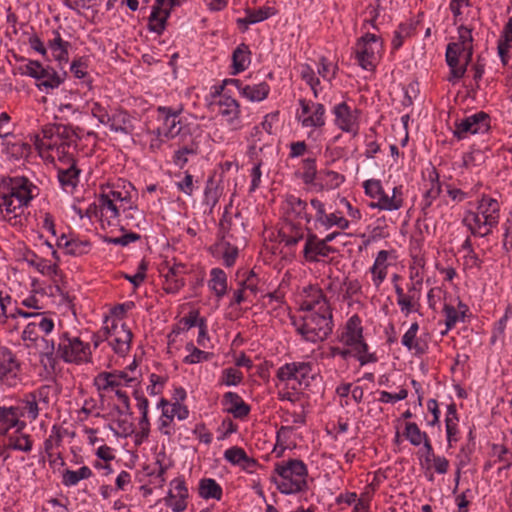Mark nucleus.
Returning a JSON list of instances; mask_svg holds the SVG:
<instances>
[{
	"label": "nucleus",
	"instance_id": "nucleus-58",
	"mask_svg": "<svg viewBox=\"0 0 512 512\" xmlns=\"http://www.w3.org/2000/svg\"><path fill=\"white\" fill-rule=\"evenodd\" d=\"M362 186L365 194L372 199H377L383 189L382 183L378 179H368L363 182Z\"/></svg>",
	"mask_w": 512,
	"mask_h": 512
},
{
	"label": "nucleus",
	"instance_id": "nucleus-13",
	"mask_svg": "<svg viewBox=\"0 0 512 512\" xmlns=\"http://www.w3.org/2000/svg\"><path fill=\"white\" fill-rule=\"evenodd\" d=\"M445 56L446 63L450 68L448 80L451 83H456L465 75L467 67L472 60L473 53H468L466 49L462 50V48L457 45L449 43L446 48Z\"/></svg>",
	"mask_w": 512,
	"mask_h": 512
},
{
	"label": "nucleus",
	"instance_id": "nucleus-22",
	"mask_svg": "<svg viewBox=\"0 0 512 512\" xmlns=\"http://www.w3.org/2000/svg\"><path fill=\"white\" fill-rule=\"evenodd\" d=\"M380 193L381 194L376 199L377 202L372 203L370 207L377 208L379 210L394 211L403 206V187L401 185L393 187L391 196L385 192L384 188Z\"/></svg>",
	"mask_w": 512,
	"mask_h": 512
},
{
	"label": "nucleus",
	"instance_id": "nucleus-42",
	"mask_svg": "<svg viewBox=\"0 0 512 512\" xmlns=\"http://www.w3.org/2000/svg\"><path fill=\"white\" fill-rule=\"evenodd\" d=\"M277 14V10L271 6H263L257 9H246L245 20L247 24H256L262 22Z\"/></svg>",
	"mask_w": 512,
	"mask_h": 512
},
{
	"label": "nucleus",
	"instance_id": "nucleus-37",
	"mask_svg": "<svg viewBox=\"0 0 512 512\" xmlns=\"http://www.w3.org/2000/svg\"><path fill=\"white\" fill-rule=\"evenodd\" d=\"M198 494L205 500L213 499L220 501L223 496V489L213 478H202L198 483Z\"/></svg>",
	"mask_w": 512,
	"mask_h": 512
},
{
	"label": "nucleus",
	"instance_id": "nucleus-26",
	"mask_svg": "<svg viewBox=\"0 0 512 512\" xmlns=\"http://www.w3.org/2000/svg\"><path fill=\"white\" fill-rule=\"evenodd\" d=\"M475 212L488 221V224L490 223L494 227L498 225L500 205L496 199L483 195L478 202L477 211Z\"/></svg>",
	"mask_w": 512,
	"mask_h": 512
},
{
	"label": "nucleus",
	"instance_id": "nucleus-60",
	"mask_svg": "<svg viewBox=\"0 0 512 512\" xmlns=\"http://www.w3.org/2000/svg\"><path fill=\"white\" fill-rule=\"evenodd\" d=\"M91 114L95 117L101 124H109L112 120L110 117L106 107L102 106L98 102H93L91 104Z\"/></svg>",
	"mask_w": 512,
	"mask_h": 512
},
{
	"label": "nucleus",
	"instance_id": "nucleus-54",
	"mask_svg": "<svg viewBox=\"0 0 512 512\" xmlns=\"http://www.w3.org/2000/svg\"><path fill=\"white\" fill-rule=\"evenodd\" d=\"M25 73L37 80H42L49 76V70L44 68L39 61L35 60H30L25 65Z\"/></svg>",
	"mask_w": 512,
	"mask_h": 512
},
{
	"label": "nucleus",
	"instance_id": "nucleus-12",
	"mask_svg": "<svg viewBox=\"0 0 512 512\" xmlns=\"http://www.w3.org/2000/svg\"><path fill=\"white\" fill-rule=\"evenodd\" d=\"M0 382L8 387H16L22 383L21 364L16 355L5 346H0Z\"/></svg>",
	"mask_w": 512,
	"mask_h": 512
},
{
	"label": "nucleus",
	"instance_id": "nucleus-64",
	"mask_svg": "<svg viewBox=\"0 0 512 512\" xmlns=\"http://www.w3.org/2000/svg\"><path fill=\"white\" fill-rule=\"evenodd\" d=\"M431 179V187L426 191V195L428 198L436 200L441 192H442V186L439 182V176L436 172L430 175Z\"/></svg>",
	"mask_w": 512,
	"mask_h": 512
},
{
	"label": "nucleus",
	"instance_id": "nucleus-43",
	"mask_svg": "<svg viewBox=\"0 0 512 512\" xmlns=\"http://www.w3.org/2000/svg\"><path fill=\"white\" fill-rule=\"evenodd\" d=\"M403 436L413 446H420L429 438L428 434L422 431L415 422H407L405 424Z\"/></svg>",
	"mask_w": 512,
	"mask_h": 512
},
{
	"label": "nucleus",
	"instance_id": "nucleus-21",
	"mask_svg": "<svg viewBox=\"0 0 512 512\" xmlns=\"http://www.w3.org/2000/svg\"><path fill=\"white\" fill-rule=\"evenodd\" d=\"M222 405L225 412L233 415L236 419H244L250 413V406L235 392H226L222 398Z\"/></svg>",
	"mask_w": 512,
	"mask_h": 512
},
{
	"label": "nucleus",
	"instance_id": "nucleus-24",
	"mask_svg": "<svg viewBox=\"0 0 512 512\" xmlns=\"http://www.w3.org/2000/svg\"><path fill=\"white\" fill-rule=\"evenodd\" d=\"M59 162L67 165L66 168H58V180L63 187H76L80 169L76 166V160L71 155L59 158Z\"/></svg>",
	"mask_w": 512,
	"mask_h": 512
},
{
	"label": "nucleus",
	"instance_id": "nucleus-62",
	"mask_svg": "<svg viewBox=\"0 0 512 512\" xmlns=\"http://www.w3.org/2000/svg\"><path fill=\"white\" fill-rule=\"evenodd\" d=\"M148 28L151 31L160 33V0H155L152 13L149 17Z\"/></svg>",
	"mask_w": 512,
	"mask_h": 512
},
{
	"label": "nucleus",
	"instance_id": "nucleus-4",
	"mask_svg": "<svg viewBox=\"0 0 512 512\" xmlns=\"http://www.w3.org/2000/svg\"><path fill=\"white\" fill-rule=\"evenodd\" d=\"M295 119L302 128L307 129V139L316 142L324 135L327 123L326 107L322 103L300 98Z\"/></svg>",
	"mask_w": 512,
	"mask_h": 512
},
{
	"label": "nucleus",
	"instance_id": "nucleus-7",
	"mask_svg": "<svg viewBox=\"0 0 512 512\" xmlns=\"http://www.w3.org/2000/svg\"><path fill=\"white\" fill-rule=\"evenodd\" d=\"M491 128V117L484 111L455 120L453 136L458 140H465L471 135L485 134Z\"/></svg>",
	"mask_w": 512,
	"mask_h": 512
},
{
	"label": "nucleus",
	"instance_id": "nucleus-35",
	"mask_svg": "<svg viewBox=\"0 0 512 512\" xmlns=\"http://www.w3.org/2000/svg\"><path fill=\"white\" fill-rule=\"evenodd\" d=\"M281 242L289 249L295 247L300 241L305 238V229L300 224L289 223L286 228L280 233Z\"/></svg>",
	"mask_w": 512,
	"mask_h": 512
},
{
	"label": "nucleus",
	"instance_id": "nucleus-34",
	"mask_svg": "<svg viewBox=\"0 0 512 512\" xmlns=\"http://www.w3.org/2000/svg\"><path fill=\"white\" fill-rule=\"evenodd\" d=\"M458 421L459 418L455 404L448 405L445 416L446 438L448 447H452L454 443H456L459 439Z\"/></svg>",
	"mask_w": 512,
	"mask_h": 512
},
{
	"label": "nucleus",
	"instance_id": "nucleus-6",
	"mask_svg": "<svg viewBox=\"0 0 512 512\" xmlns=\"http://www.w3.org/2000/svg\"><path fill=\"white\" fill-rule=\"evenodd\" d=\"M56 355L66 363L91 362L89 344L82 342L78 337H70L68 333L60 337Z\"/></svg>",
	"mask_w": 512,
	"mask_h": 512
},
{
	"label": "nucleus",
	"instance_id": "nucleus-51",
	"mask_svg": "<svg viewBox=\"0 0 512 512\" xmlns=\"http://www.w3.org/2000/svg\"><path fill=\"white\" fill-rule=\"evenodd\" d=\"M27 261L31 266L35 267L43 275L58 274L57 263L50 264L48 260L39 258L35 254H33L32 259H28Z\"/></svg>",
	"mask_w": 512,
	"mask_h": 512
},
{
	"label": "nucleus",
	"instance_id": "nucleus-18",
	"mask_svg": "<svg viewBox=\"0 0 512 512\" xmlns=\"http://www.w3.org/2000/svg\"><path fill=\"white\" fill-rule=\"evenodd\" d=\"M334 251V248L326 245L316 234L309 233L305 239L303 257L308 262H317L321 257H328Z\"/></svg>",
	"mask_w": 512,
	"mask_h": 512
},
{
	"label": "nucleus",
	"instance_id": "nucleus-30",
	"mask_svg": "<svg viewBox=\"0 0 512 512\" xmlns=\"http://www.w3.org/2000/svg\"><path fill=\"white\" fill-rule=\"evenodd\" d=\"M394 290L396 294V301L402 314L408 316L413 312H419L421 307V298L405 293L404 288L398 284L394 285Z\"/></svg>",
	"mask_w": 512,
	"mask_h": 512
},
{
	"label": "nucleus",
	"instance_id": "nucleus-59",
	"mask_svg": "<svg viewBox=\"0 0 512 512\" xmlns=\"http://www.w3.org/2000/svg\"><path fill=\"white\" fill-rule=\"evenodd\" d=\"M62 441L61 428L54 425L51 434L44 442V449L46 453L52 452L54 446H59Z\"/></svg>",
	"mask_w": 512,
	"mask_h": 512
},
{
	"label": "nucleus",
	"instance_id": "nucleus-9",
	"mask_svg": "<svg viewBox=\"0 0 512 512\" xmlns=\"http://www.w3.org/2000/svg\"><path fill=\"white\" fill-rule=\"evenodd\" d=\"M341 344L347 347H353L356 354L363 353L365 355L375 354L370 352L369 345L366 343L363 335L362 320L357 315H352L345 323V326L338 336Z\"/></svg>",
	"mask_w": 512,
	"mask_h": 512
},
{
	"label": "nucleus",
	"instance_id": "nucleus-15",
	"mask_svg": "<svg viewBox=\"0 0 512 512\" xmlns=\"http://www.w3.org/2000/svg\"><path fill=\"white\" fill-rule=\"evenodd\" d=\"M299 297L300 307L303 312L331 309L323 291L315 285H308L304 287L300 292Z\"/></svg>",
	"mask_w": 512,
	"mask_h": 512
},
{
	"label": "nucleus",
	"instance_id": "nucleus-29",
	"mask_svg": "<svg viewBox=\"0 0 512 512\" xmlns=\"http://www.w3.org/2000/svg\"><path fill=\"white\" fill-rule=\"evenodd\" d=\"M344 182L345 176L343 174L330 169H321L314 189L317 192L331 191L339 188Z\"/></svg>",
	"mask_w": 512,
	"mask_h": 512
},
{
	"label": "nucleus",
	"instance_id": "nucleus-36",
	"mask_svg": "<svg viewBox=\"0 0 512 512\" xmlns=\"http://www.w3.org/2000/svg\"><path fill=\"white\" fill-rule=\"evenodd\" d=\"M208 287L217 297L221 299L227 293V275L221 268H212L210 270V279L208 280Z\"/></svg>",
	"mask_w": 512,
	"mask_h": 512
},
{
	"label": "nucleus",
	"instance_id": "nucleus-23",
	"mask_svg": "<svg viewBox=\"0 0 512 512\" xmlns=\"http://www.w3.org/2000/svg\"><path fill=\"white\" fill-rule=\"evenodd\" d=\"M462 224L468 229L470 234L475 237H486L494 228L492 224H488V221L483 219V217L475 211H467L462 219Z\"/></svg>",
	"mask_w": 512,
	"mask_h": 512
},
{
	"label": "nucleus",
	"instance_id": "nucleus-3",
	"mask_svg": "<svg viewBox=\"0 0 512 512\" xmlns=\"http://www.w3.org/2000/svg\"><path fill=\"white\" fill-rule=\"evenodd\" d=\"M293 325L305 341L322 342L328 338L334 327L332 309L305 311L303 316L293 321Z\"/></svg>",
	"mask_w": 512,
	"mask_h": 512
},
{
	"label": "nucleus",
	"instance_id": "nucleus-1",
	"mask_svg": "<svg viewBox=\"0 0 512 512\" xmlns=\"http://www.w3.org/2000/svg\"><path fill=\"white\" fill-rule=\"evenodd\" d=\"M272 482L280 493L295 495L305 493L308 486V468L299 459H288L276 462L271 475Z\"/></svg>",
	"mask_w": 512,
	"mask_h": 512
},
{
	"label": "nucleus",
	"instance_id": "nucleus-61",
	"mask_svg": "<svg viewBox=\"0 0 512 512\" xmlns=\"http://www.w3.org/2000/svg\"><path fill=\"white\" fill-rule=\"evenodd\" d=\"M22 409L27 412L28 418L31 420H35L39 415L38 403L35 400V395L27 394L25 399L23 400Z\"/></svg>",
	"mask_w": 512,
	"mask_h": 512
},
{
	"label": "nucleus",
	"instance_id": "nucleus-11",
	"mask_svg": "<svg viewBox=\"0 0 512 512\" xmlns=\"http://www.w3.org/2000/svg\"><path fill=\"white\" fill-rule=\"evenodd\" d=\"M210 94L214 100V104L218 107V113L230 126L234 128L239 125L241 109L239 102L232 96L223 92L221 87H211Z\"/></svg>",
	"mask_w": 512,
	"mask_h": 512
},
{
	"label": "nucleus",
	"instance_id": "nucleus-48",
	"mask_svg": "<svg viewBox=\"0 0 512 512\" xmlns=\"http://www.w3.org/2000/svg\"><path fill=\"white\" fill-rule=\"evenodd\" d=\"M304 165V172L302 179L305 184L311 185L312 187H315L318 177H319V171L316 169V160L315 158H306L303 160Z\"/></svg>",
	"mask_w": 512,
	"mask_h": 512
},
{
	"label": "nucleus",
	"instance_id": "nucleus-50",
	"mask_svg": "<svg viewBox=\"0 0 512 512\" xmlns=\"http://www.w3.org/2000/svg\"><path fill=\"white\" fill-rule=\"evenodd\" d=\"M67 254L81 256L89 252L91 243L88 240L71 239L64 243Z\"/></svg>",
	"mask_w": 512,
	"mask_h": 512
},
{
	"label": "nucleus",
	"instance_id": "nucleus-63",
	"mask_svg": "<svg viewBox=\"0 0 512 512\" xmlns=\"http://www.w3.org/2000/svg\"><path fill=\"white\" fill-rule=\"evenodd\" d=\"M194 153L193 149L184 146L175 151L172 157L173 163L182 168L188 162V156Z\"/></svg>",
	"mask_w": 512,
	"mask_h": 512
},
{
	"label": "nucleus",
	"instance_id": "nucleus-32",
	"mask_svg": "<svg viewBox=\"0 0 512 512\" xmlns=\"http://www.w3.org/2000/svg\"><path fill=\"white\" fill-rule=\"evenodd\" d=\"M418 331V323L413 322L402 336L401 343L409 351H413L415 354L420 355L426 352L427 344L417 337Z\"/></svg>",
	"mask_w": 512,
	"mask_h": 512
},
{
	"label": "nucleus",
	"instance_id": "nucleus-31",
	"mask_svg": "<svg viewBox=\"0 0 512 512\" xmlns=\"http://www.w3.org/2000/svg\"><path fill=\"white\" fill-rule=\"evenodd\" d=\"M468 313V306L461 301H459L457 307L445 304L443 307V314L445 315L446 330H451L457 323L464 322Z\"/></svg>",
	"mask_w": 512,
	"mask_h": 512
},
{
	"label": "nucleus",
	"instance_id": "nucleus-56",
	"mask_svg": "<svg viewBox=\"0 0 512 512\" xmlns=\"http://www.w3.org/2000/svg\"><path fill=\"white\" fill-rule=\"evenodd\" d=\"M187 349L190 351V354H188L183 360L186 364L201 363L209 360L212 356V353L200 350L193 345L188 346Z\"/></svg>",
	"mask_w": 512,
	"mask_h": 512
},
{
	"label": "nucleus",
	"instance_id": "nucleus-44",
	"mask_svg": "<svg viewBox=\"0 0 512 512\" xmlns=\"http://www.w3.org/2000/svg\"><path fill=\"white\" fill-rule=\"evenodd\" d=\"M94 385L97 387L98 391L104 392H116L117 389L121 388L120 382H117L116 377L113 376L111 372L106 371L100 372L94 378Z\"/></svg>",
	"mask_w": 512,
	"mask_h": 512
},
{
	"label": "nucleus",
	"instance_id": "nucleus-46",
	"mask_svg": "<svg viewBox=\"0 0 512 512\" xmlns=\"http://www.w3.org/2000/svg\"><path fill=\"white\" fill-rule=\"evenodd\" d=\"M337 71L338 65L333 64L325 57H321L317 62V74L325 81L332 82L337 75Z\"/></svg>",
	"mask_w": 512,
	"mask_h": 512
},
{
	"label": "nucleus",
	"instance_id": "nucleus-47",
	"mask_svg": "<svg viewBox=\"0 0 512 512\" xmlns=\"http://www.w3.org/2000/svg\"><path fill=\"white\" fill-rule=\"evenodd\" d=\"M458 40L455 42H451L454 45L463 49H466L468 53H473V36H472V28H469L465 25H460L458 27Z\"/></svg>",
	"mask_w": 512,
	"mask_h": 512
},
{
	"label": "nucleus",
	"instance_id": "nucleus-17",
	"mask_svg": "<svg viewBox=\"0 0 512 512\" xmlns=\"http://www.w3.org/2000/svg\"><path fill=\"white\" fill-rule=\"evenodd\" d=\"M188 489L185 481L181 478H176L171 481L167 497H165V504L170 507L173 512H182L187 507Z\"/></svg>",
	"mask_w": 512,
	"mask_h": 512
},
{
	"label": "nucleus",
	"instance_id": "nucleus-5",
	"mask_svg": "<svg viewBox=\"0 0 512 512\" xmlns=\"http://www.w3.org/2000/svg\"><path fill=\"white\" fill-rule=\"evenodd\" d=\"M384 53V43L372 33H365L357 39L354 56L358 65L367 71L375 70Z\"/></svg>",
	"mask_w": 512,
	"mask_h": 512
},
{
	"label": "nucleus",
	"instance_id": "nucleus-8",
	"mask_svg": "<svg viewBox=\"0 0 512 512\" xmlns=\"http://www.w3.org/2000/svg\"><path fill=\"white\" fill-rule=\"evenodd\" d=\"M312 371L313 365L311 362H291L282 365L277 370L276 376L286 386L291 385L292 390H299L302 385L307 386L309 384Z\"/></svg>",
	"mask_w": 512,
	"mask_h": 512
},
{
	"label": "nucleus",
	"instance_id": "nucleus-27",
	"mask_svg": "<svg viewBox=\"0 0 512 512\" xmlns=\"http://www.w3.org/2000/svg\"><path fill=\"white\" fill-rule=\"evenodd\" d=\"M328 357H340L342 360H348L353 357L359 361L360 366H365L369 363H376L378 361L376 354L365 355L363 353H359V355H357L353 347H347L344 345L343 347L330 346L328 348Z\"/></svg>",
	"mask_w": 512,
	"mask_h": 512
},
{
	"label": "nucleus",
	"instance_id": "nucleus-28",
	"mask_svg": "<svg viewBox=\"0 0 512 512\" xmlns=\"http://www.w3.org/2000/svg\"><path fill=\"white\" fill-rule=\"evenodd\" d=\"M251 55V50L247 44H239L231 56L230 74L235 76L247 70L251 64Z\"/></svg>",
	"mask_w": 512,
	"mask_h": 512
},
{
	"label": "nucleus",
	"instance_id": "nucleus-49",
	"mask_svg": "<svg viewBox=\"0 0 512 512\" xmlns=\"http://www.w3.org/2000/svg\"><path fill=\"white\" fill-rule=\"evenodd\" d=\"M240 279V286L251 294H256L258 291L259 278L253 270L238 272Z\"/></svg>",
	"mask_w": 512,
	"mask_h": 512
},
{
	"label": "nucleus",
	"instance_id": "nucleus-57",
	"mask_svg": "<svg viewBox=\"0 0 512 512\" xmlns=\"http://www.w3.org/2000/svg\"><path fill=\"white\" fill-rule=\"evenodd\" d=\"M364 144H365L364 156L367 159H373L375 157V155L381 151V145L375 139L373 129H371L370 133L365 136Z\"/></svg>",
	"mask_w": 512,
	"mask_h": 512
},
{
	"label": "nucleus",
	"instance_id": "nucleus-25",
	"mask_svg": "<svg viewBox=\"0 0 512 512\" xmlns=\"http://www.w3.org/2000/svg\"><path fill=\"white\" fill-rule=\"evenodd\" d=\"M224 459L235 466H240L246 472H253L257 466V461L247 455L245 450L238 446H233L224 451Z\"/></svg>",
	"mask_w": 512,
	"mask_h": 512
},
{
	"label": "nucleus",
	"instance_id": "nucleus-38",
	"mask_svg": "<svg viewBox=\"0 0 512 512\" xmlns=\"http://www.w3.org/2000/svg\"><path fill=\"white\" fill-rule=\"evenodd\" d=\"M270 93V86L266 82H260L258 84H245L241 88V96L251 102H261L265 100Z\"/></svg>",
	"mask_w": 512,
	"mask_h": 512
},
{
	"label": "nucleus",
	"instance_id": "nucleus-20",
	"mask_svg": "<svg viewBox=\"0 0 512 512\" xmlns=\"http://www.w3.org/2000/svg\"><path fill=\"white\" fill-rule=\"evenodd\" d=\"M308 203L295 196L288 195L283 203V211L289 220H304L306 224L311 223L313 216L307 212Z\"/></svg>",
	"mask_w": 512,
	"mask_h": 512
},
{
	"label": "nucleus",
	"instance_id": "nucleus-19",
	"mask_svg": "<svg viewBox=\"0 0 512 512\" xmlns=\"http://www.w3.org/2000/svg\"><path fill=\"white\" fill-rule=\"evenodd\" d=\"M162 119V136L167 139L178 138L179 142L186 136L183 133L184 125L181 122L179 112L162 107Z\"/></svg>",
	"mask_w": 512,
	"mask_h": 512
},
{
	"label": "nucleus",
	"instance_id": "nucleus-53",
	"mask_svg": "<svg viewBox=\"0 0 512 512\" xmlns=\"http://www.w3.org/2000/svg\"><path fill=\"white\" fill-rule=\"evenodd\" d=\"M243 373L235 368H226L221 373V383L225 386H237L243 381Z\"/></svg>",
	"mask_w": 512,
	"mask_h": 512
},
{
	"label": "nucleus",
	"instance_id": "nucleus-39",
	"mask_svg": "<svg viewBox=\"0 0 512 512\" xmlns=\"http://www.w3.org/2000/svg\"><path fill=\"white\" fill-rule=\"evenodd\" d=\"M119 221L122 223L121 230L124 231L126 227L139 228L145 222V216L143 211L135 205L124 209V214H121Z\"/></svg>",
	"mask_w": 512,
	"mask_h": 512
},
{
	"label": "nucleus",
	"instance_id": "nucleus-16",
	"mask_svg": "<svg viewBox=\"0 0 512 512\" xmlns=\"http://www.w3.org/2000/svg\"><path fill=\"white\" fill-rule=\"evenodd\" d=\"M185 267L182 264H173L172 266L167 262L165 265L162 262V290L166 293L175 294L184 285Z\"/></svg>",
	"mask_w": 512,
	"mask_h": 512
},
{
	"label": "nucleus",
	"instance_id": "nucleus-14",
	"mask_svg": "<svg viewBox=\"0 0 512 512\" xmlns=\"http://www.w3.org/2000/svg\"><path fill=\"white\" fill-rule=\"evenodd\" d=\"M103 336L109 341L115 353L124 356L130 350L133 335L124 323L113 322L110 329L105 328Z\"/></svg>",
	"mask_w": 512,
	"mask_h": 512
},
{
	"label": "nucleus",
	"instance_id": "nucleus-52",
	"mask_svg": "<svg viewBox=\"0 0 512 512\" xmlns=\"http://www.w3.org/2000/svg\"><path fill=\"white\" fill-rule=\"evenodd\" d=\"M46 344L45 350L40 353V362L45 370H54L56 366V357L54 355V343L48 344L45 339H42Z\"/></svg>",
	"mask_w": 512,
	"mask_h": 512
},
{
	"label": "nucleus",
	"instance_id": "nucleus-33",
	"mask_svg": "<svg viewBox=\"0 0 512 512\" xmlns=\"http://www.w3.org/2000/svg\"><path fill=\"white\" fill-rule=\"evenodd\" d=\"M351 221L345 218L341 211H334L331 213H326L323 218L319 221V223L315 226L316 230L324 229L330 230L333 227L338 228L341 231L347 230L350 228Z\"/></svg>",
	"mask_w": 512,
	"mask_h": 512
},
{
	"label": "nucleus",
	"instance_id": "nucleus-10",
	"mask_svg": "<svg viewBox=\"0 0 512 512\" xmlns=\"http://www.w3.org/2000/svg\"><path fill=\"white\" fill-rule=\"evenodd\" d=\"M334 125L342 132L356 136L360 129L361 110L352 107L346 101L335 104L331 108Z\"/></svg>",
	"mask_w": 512,
	"mask_h": 512
},
{
	"label": "nucleus",
	"instance_id": "nucleus-40",
	"mask_svg": "<svg viewBox=\"0 0 512 512\" xmlns=\"http://www.w3.org/2000/svg\"><path fill=\"white\" fill-rule=\"evenodd\" d=\"M23 416L18 407H0V424L6 426V428L17 427L20 428L25 426L24 422H20L19 418Z\"/></svg>",
	"mask_w": 512,
	"mask_h": 512
},
{
	"label": "nucleus",
	"instance_id": "nucleus-45",
	"mask_svg": "<svg viewBox=\"0 0 512 512\" xmlns=\"http://www.w3.org/2000/svg\"><path fill=\"white\" fill-rule=\"evenodd\" d=\"M162 417L173 419L177 417L179 420H184L188 417V409L179 403H170L162 399Z\"/></svg>",
	"mask_w": 512,
	"mask_h": 512
},
{
	"label": "nucleus",
	"instance_id": "nucleus-41",
	"mask_svg": "<svg viewBox=\"0 0 512 512\" xmlns=\"http://www.w3.org/2000/svg\"><path fill=\"white\" fill-rule=\"evenodd\" d=\"M92 475V470L88 466H82L76 471L66 469L62 473V484L66 487L75 486L79 483V481L88 479Z\"/></svg>",
	"mask_w": 512,
	"mask_h": 512
},
{
	"label": "nucleus",
	"instance_id": "nucleus-55",
	"mask_svg": "<svg viewBox=\"0 0 512 512\" xmlns=\"http://www.w3.org/2000/svg\"><path fill=\"white\" fill-rule=\"evenodd\" d=\"M8 447L14 450L29 452L32 449V441L27 435L10 436Z\"/></svg>",
	"mask_w": 512,
	"mask_h": 512
},
{
	"label": "nucleus",
	"instance_id": "nucleus-2",
	"mask_svg": "<svg viewBox=\"0 0 512 512\" xmlns=\"http://www.w3.org/2000/svg\"><path fill=\"white\" fill-rule=\"evenodd\" d=\"M36 186L26 177H7L0 181V210L6 214H14L17 218V211L29 205L33 199V190ZM12 217L8 219L11 222Z\"/></svg>",
	"mask_w": 512,
	"mask_h": 512
}]
</instances>
